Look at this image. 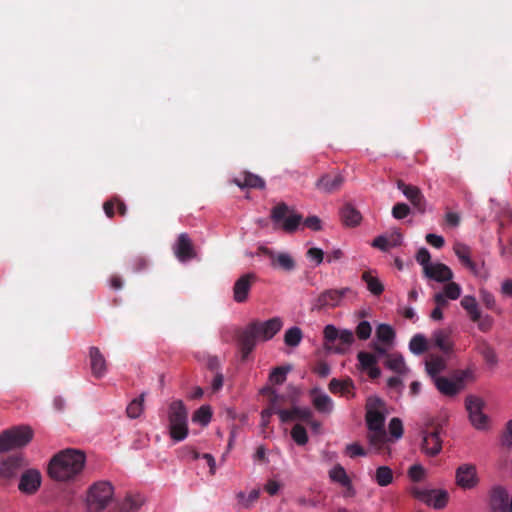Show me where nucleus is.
I'll list each match as a JSON object with an SVG mask.
<instances>
[{
  "instance_id": "f257e3e1",
  "label": "nucleus",
  "mask_w": 512,
  "mask_h": 512,
  "mask_svg": "<svg viewBox=\"0 0 512 512\" xmlns=\"http://www.w3.org/2000/svg\"><path fill=\"white\" fill-rule=\"evenodd\" d=\"M85 462L83 451L67 448L53 456L48 466V474L54 480L69 481L82 472Z\"/></svg>"
},
{
  "instance_id": "f03ea898",
  "label": "nucleus",
  "mask_w": 512,
  "mask_h": 512,
  "mask_svg": "<svg viewBox=\"0 0 512 512\" xmlns=\"http://www.w3.org/2000/svg\"><path fill=\"white\" fill-rule=\"evenodd\" d=\"M170 437L174 441H182L188 435V412L182 400L172 401L168 407Z\"/></svg>"
},
{
  "instance_id": "7ed1b4c3",
  "label": "nucleus",
  "mask_w": 512,
  "mask_h": 512,
  "mask_svg": "<svg viewBox=\"0 0 512 512\" xmlns=\"http://www.w3.org/2000/svg\"><path fill=\"white\" fill-rule=\"evenodd\" d=\"M33 438L30 426H15L0 434V454L10 449L26 446Z\"/></svg>"
},
{
  "instance_id": "20e7f679",
  "label": "nucleus",
  "mask_w": 512,
  "mask_h": 512,
  "mask_svg": "<svg viewBox=\"0 0 512 512\" xmlns=\"http://www.w3.org/2000/svg\"><path fill=\"white\" fill-rule=\"evenodd\" d=\"M113 497V486L107 481L94 483L88 491L87 503L89 509L99 512L107 507Z\"/></svg>"
},
{
  "instance_id": "39448f33",
  "label": "nucleus",
  "mask_w": 512,
  "mask_h": 512,
  "mask_svg": "<svg viewBox=\"0 0 512 512\" xmlns=\"http://www.w3.org/2000/svg\"><path fill=\"white\" fill-rule=\"evenodd\" d=\"M288 212V205L284 202H280L272 208L270 217L275 224L282 222V229L285 232L293 233L302 222V216L299 214L287 216Z\"/></svg>"
},
{
  "instance_id": "423d86ee",
  "label": "nucleus",
  "mask_w": 512,
  "mask_h": 512,
  "mask_svg": "<svg viewBox=\"0 0 512 512\" xmlns=\"http://www.w3.org/2000/svg\"><path fill=\"white\" fill-rule=\"evenodd\" d=\"M410 491L414 498L432 506L435 509L444 508L447 505L449 498L448 493L445 490L412 487Z\"/></svg>"
},
{
  "instance_id": "0eeeda50",
  "label": "nucleus",
  "mask_w": 512,
  "mask_h": 512,
  "mask_svg": "<svg viewBox=\"0 0 512 512\" xmlns=\"http://www.w3.org/2000/svg\"><path fill=\"white\" fill-rule=\"evenodd\" d=\"M349 288L327 289L321 292L312 303V310H325L335 308L340 305L344 296L349 292Z\"/></svg>"
},
{
  "instance_id": "6e6552de",
  "label": "nucleus",
  "mask_w": 512,
  "mask_h": 512,
  "mask_svg": "<svg viewBox=\"0 0 512 512\" xmlns=\"http://www.w3.org/2000/svg\"><path fill=\"white\" fill-rule=\"evenodd\" d=\"M465 406L469 414L471 424L476 429H485L488 425V417L483 413L484 402L473 395L466 397Z\"/></svg>"
},
{
  "instance_id": "1a4fd4ad",
  "label": "nucleus",
  "mask_w": 512,
  "mask_h": 512,
  "mask_svg": "<svg viewBox=\"0 0 512 512\" xmlns=\"http://www.w3.org/2000/svg\"><path fill=\"white\" fill-rule=\"evenodd\" d=\"M479 477L474 464L464 463L455 471V483L463 490H471L478 486Z\"/></svg>"
},
{
  "instance_id": "9d476101",
  "label": "nucleus",
  "mask_w": 512,
  "mask_h": 512,
  "mask_svg": "<svg viewBox=\"0 0 512 512\" xmlns=\"http://www.w3.org/2000/svg\"><path fill=\"white\" fill-rule=\"evenodd\" d=\"M250 325L255 331L258 340L268 341L281 330L283 322L281 318L273 317L265 322L252 321Z\"/></svg>"
},
{
  "instance_id": "9b49d317",
  "label": "nucleus",
  "mask_w": 512,
  "mask_h": 512,
  "mask_svg": "<svg viewBox=\"0 0 512 512\" xmlns=\"http://www.w3.org/2000/svg\"><path fill=\"white\" fill-rule=\"evenodd\" d=\"M384 403L378 398H369L366 404V425L368 429L384 428L385 415L380 410Z\"/></svg>"
},
{
  "instance_id": "f8f14e48",
  "label": "nucleus",
  "mask_w": 512,
  "mask_h": 512,
  "mask_svg": "<svg viewBox=\"0 0 512 512\" xmlns=\"http://www.w3.org/2000/svg\"><path fill=\"white\" fill-rule=\"evenodd\" d=\"M173 251L180 262H187L197 257L194 244L187 233H181L178 236Z\"/></svg>"
},
{
  "instance_id": "ddd939ff",
  "label": "nucleus",
  "mask_w": 512,
  "mask_h": 512,
  "mask_svg": "<svg viewBox=\"0 0 512 512\" xmlns=\"http://www.w3.org/2000/svg\"><path fill=\"white\" fill-rule=\"evenodd\" d=\"M259 252L271 260V266L273 268H279L283 271L290 272L296 267V262L293 257L285 252L276 254L273 250L268 247L261 246Z\"/></svg>"
},
{
  "instance_id": "4468645a",
  "label": "nucleus",
  "mask_w": 512,
  "mask_h": 512,
  "mask_svg": "<svg viewBox=\"0 0 512 512\" xmlns=\"http://www.w3.org/2000/svg\"><path fill=\"white\" fill-rule=\"evenodd\" d=\"M257 276L254 273H246L239 277L233 286V299L237 303H244L252 285L256 282Z\"/></svg>"
},
{
  "instance_id": "2eb2a0df",
  "label": "nucleus",
  "mask_w": 512,
  "mask_h": 512,
  "mask_svg": "<svg viewBox=\"0 0 512 512\" xmlns=\"http://www.w3.org/2000/svg\"><path fill=\"white\" fill-rule=\"evenodd\" d=\"M397 187L420 213L425 212L426 200L417 186L409 185L402 180H398Z\"/></svg>"
},
{
  "instance_id": "dca6fc26",
  "label": "nucleus",
  "mask_w": 512,
  "mask_h": 512,
  "mask_svg": "<svg viewBox=\"0 0 512 512\" xmlns=\"http://www.w3.org/2000/svg\"><path fill=\"white\" fill-rule=\"evenodd\" d=\"M344 181V176L340 172H332L322 175L315 186L320 192L330 194L340 190Z\"/></svg>"
},
{
  "instance_id": "f3484780",
  "label": "nucleus",
  "mask_w": 512,
  "mask_h": 512,
  "mask_svg": "<svg viewBox=\"0 0 512 512\" xmlns=\"http://www.w3.org/2000/svg\"><path fill=\"white\" fill-rule=\"evenodd\" d=\"M257 340L258 338L250 323L238 334L237 342L243 361H245L254 350Z\"/></svg>"
},
{
  "instance_id": "a211bd4d",
  "label": "nucleus",
  "mask_w": 512,
  "mask_h": 512,
  "mask_svg": "<svg viewBox=\"0 0 512 512\" xmlns=\"http://www.w3.org/2000/svg\"><path fill=\"white\" fill-rule=\"evenodd\" d=\"M41 485V474L36 469L26 470L20 478L18 488L25 494H34Z\"/></svg>"
},
{
  "instance_id": "6ab92c4d",
  "label": "nucleus",
  "mask_w": 512,
  "mask_h": 512,
  "mask_svg": "<svg viewBox=\"0 0 512 512\" xmlns=\"http://www.w3.org/2000/svg\"><path fill=\"white\" fill-rule=\"evenodd\" d=\"M434 384L439 392L445 396H455L464 388V378L457 377L451 380L447 377H436Z\"/></svg>"
},
{
  "instance_id": "aec40b11",
  "label": "nucleus",
  "mask_w": 512,
  "mask_h": 512,
  "mask_svg": "<svg viewBox=\"0 0 512 512\" xmlns=\"http://www.w3.org/2000/svg\"><path fill=\"white\" fill-rule=\"evenodd\" d=\"M422 451L428 456H436L442 449V440L440 438V429L436 428L432 432H425L423 435Z\"/></svg>"
},
{
  "instance_id": "412c9836",
  "label": "nucleus",
  "mask_w": 512,
  "mask_h": 512,
  "mask_svg": "<svg viewBox=\"0 0 512 512\" xmlns=\"http://www.w3.org/2000/svg\"><path fill=\"white\" fill-rule=\"evenodd\" d=\"M424 275L437 282H448L453 278L452 270L443 263H434L425 267Z\"/></svg>"
},
{
  "instance_id": "4be33fe9",
  "label": "nucleus",
  "mask_w": 512,
  "mask_h": 512,
  "mask_svg": "<svg viewBox=\"0 0 512 512\" xmlns=\"http://www.w3.org/2000/svg\"><path fill=\"white\" fill-rule=\"evenodd\" d=\"M277 414L281 422H290L294 420L306 421L312 417V411L309 408L293 407L291 409H279Z\"/></svg>"
},
{
  "instance_id": "5701e85b",
  "label": "nucleus",
  "mask_w": 512,
  "mask_h": 512,
  "mask_svg": "<svg viewBox=\"0 0 512 512\" xmlns=\"http://www.w3.org/2000/svg\"><path fill=\"white\" fill-rule=\"evenodd\" d=\"M233 183L239 188H254L263 189L265 187V181L258 175L244 171L239 176L233 179Z\"/></svg>"
},
{
  "instance_id": "b1692460",
  "label": "nucleus",
  "mask_w": 512,
  "mask_h": 512,
  "mask_svg": "<svg viewBox=\"0 0 512 512\" xmlns=\"http://www.w3.org/2000/svg\"><path fill=\"white\" fill-rule=\"evenodd\" d=\"M90 367L92 375L96 378H102L107 371L106 360L99 348L91 347L89 352Z\"/></svg>"
},
{
  "instance_id": "393cba45",
  "label": "nucleus",
  "mask_w": 512,
  "mask_h": 512,
  "mask_svg": "<svg viewBox=\"0 0 512 512\" xmlns=\"http://www.w3.org/2000/svg\"><path fill=\"white\" fill-rule=\"evenodd\" d=\"M453 250L463 266L468 268L474 275L479 274L478 265L471 259V249L469 246L463 243H456Z\"/></svg>"
},
{
  "instance_id": "a878e982",
  "label": "nucleus",
  "mask_w": 512,
  "mask_h": 512,
  "mask_svg": "<svg viewBox=\"0 0 512 512\" xmlns=\"http://www.w3.org/2000/svg\"><path fill=\"white\" fill-rule=\"evenodd\" d=\"M22 466L23 457L21 455L10 456L0 465V476L11 479L17 475Z\"/></svg>"
},
{
  "instance_id": "bb28decb",
  "label": "nucleus",
  "mask_w": 512,
  "mask_h": 512,
  "mask_svg": "<svg viewBox=\"0 0 512 512\" xmlns=\"http://www.w3.org/2000/svg\"><path fill=\"white\" fill-rule=\"evenodd\" d=\"M340 217L345 226L355 227L360 224L362 215L353 205L347 203L340 210Z\"/></svg>"
},
{
  "instance_id": "cd10ccee",
  "label": "nucleus",
  "mask_w": 512,
  "mask_h": 512,
  "mask_svg": "<svg viewBox=\"0 0 512 512\" xmlns=\"http://www.w3.org/2000/svg\"><path fill=\"white\" fill-rule=\"evenodd\" d=\"M354 389V383L351 378L339 380L333 378L329 383V390L331 393H341L342 395H349Z\"/></svg>"
},
{
  "instance_id": "c85d7f7f",
  "label": "nucleus",
  "mask_w": 512,
  "mask_h": 512,
  "mask_svg": "<svg viewBox=\"0 0 512 512\" xmlns=\"http://www.w3.org/2000/svg\"><path fill=\"white\" fill-rule=\"evenodd\" d=\"M362 280L366 283L367 289L375 296H379L384 291V285L370 271H365L362 274Z\"/></svg>"
},
{
  "instance_id": "c756f323",
  "label": "nucleus",
  "mask_w": 512,
  "mask_h": 512,
  "mask_svg": "<svg viewBox=\"0 0 512 512\" xmlns=\"http://www.w3.org/2000/svg\"><path fill=\"white\" fill-rule=\"evenodd\" d=\"M367 439L371 446L381 449L387 440V434L384 428L368 429Z\"/></svg>"
},
{
  "instance_id": "7c9ffc66",
  "label": "nucleus",
  "mask_w": 512,
  "mask_h": 512,
  "mask_svg": "<svg viewBox=\"0 0 512 512\" xmlns=\"http://www.w3.org/2000/svg\"><path fill=\"white\" fill-rule=\"evenodd\" d=\"M384 365L388 369H390L398 374H403L406 371V365L404 362V358L400 354L395 353V354L387 355Z\"/></svg>"
},
{
  "instance_id": "2f4dec72",
  "label": "nucleus",
  "mask_w": 512,
  "mask_h": 512,
  "mask_svg": "<svg viewBox=\"0 0 512 512\" xmlns=\"http://www.w3.org/2000/svg\"><path fill=\"white\" fill-rule=\"evenodd\" d=\"M461 306L469 315L471 321L479 319V307L475 297L466 295L461 299Z\"/></svg>"
},
{
  "instance_id": "473e14b6",
  "label": "nucleus",
  "mask_w": 512,
  "mask_h": 512,
  "mask_svg": "<svg viewBox=\"0 0 512 512\" xmlns=\"http://www.w3.org/2000/svg\"><path fill=\"white\" fill-rule=\"evenodd\" d=\"M393 478V471L388 466H379L374 474L375 482L381 487H386L391 484Z\"/></svg>"
},
{
  "instance_id": "72a5a7b5",
  "label": "nucleus",
  "mask_w": 512,
  "mask_h": 512,
  "mask_svg": "<svg viewBox=\"0 0 512 512\" xmlns=\"http://www.w3.org/2000/svg\"><path fill=\"white\" fill-rule=\"evenodd\" d=\"M446 368L445 360L442 357H433L426 362V371L434 380L438 374Z\"/></svg>"
},
{
  "instance_id": "f704fd0d",
  "label": "nucleus",
  "mask_w": 512,
  "mask_h": 512,
  "mask_svg": "<svg viewBox=\"0 0 512 512\" xmlns=\"http://www.w3.org/2000/svg\"><path fill=\"white\" fill-rule=\"evenodd\" d=\"M329 476L332 481L337 482L344 487H348L351 490V480L341 465H336L332 470H330Z\"/></svg>"
},
{
  "instance_id": "c9c22d12",
  "label": "nucleus",
  "mask_w": 512,
  "mask_h": 512,
  "mask_svg": "<svg viewBox=\"0 0 512 512\" xmlns=\"http://www.w3.org/2000/svg\"><path fill=\"white\" fill-rule=\"evenodd\" d=\"M409 349L413 354H423L428 350L427 339L422 334L414 335L409 342Z\"/></svg>"
},
{
  "instance_id": "e433bc0d",
  "label": "nucleus",
  "mask_w": 512,
  "mask_h": 512,
  "mask_svg": "<svg viewBox=\"0 0 512 512\" xmlns=\"http://www.w3.org/2000/svg\"><path fill=\"white\" fill-rule=\"evenodd\" d=\"M315 409L321 413H330L333 409L332 399L326 394H318L313 398Z\"/></svg>"
},
{
  "instance_id": "4c0bfd02",
  "label": "nucleus",
  "mask_w": 512,
  "mask_h": 512,
  "mask_svg": "<svg viewBox=\"0 0 512 512\" xmlns=\"http://www.w3.org/2000/svg\"><path fill=\"white\" fill-rule=\"evenodd\" d=\"M303 338L302 331L299 327L289 328L284 334V342L289 347H297Z\"/></svg>"
},
{
  "instance_id": "58836bf2",
  "label": "nucleus",
  "mask_w": 512,
  "mask_h": 512,
  "mask_svg": "<svg viewBox=\"0 0 512 512\" xmlns=\"http://www.w3.org/2000/svg\"><path fill=\"white\" fill-rule=\"evenodd\" d=\"M338 340L340 341V343L335 348V352L345 353L346 350L354 342V335H353L352 331L345 329V330L339 331Z\"/></svg>"
},
{
  "instance_id": "ea45409f",
  "label": "nucleus",
  "mask_w": 512,
  "mask_h": 512,
  "mask_svg": "<svg viewBox=\"0 0 512 512\" xmlns=\"http://www.w3.org/2000/svg\"><path fill=\"white\" fill-rule=\"evenodd\" d=\"M376 336L379 341L390 344L395 338V332L390 325L380 324L376 329Z\"/></svg>"
},
{
  "instance_id": "a19ab883",
  "label": "nucleus",
  "mask_w": 512,
  "mask_h": 512,
  "mask_svg": "<svg viewBox=\"0 0 512 512\" xmlns=\"http://www.w3.org/2000/svg\"><path fill=\"white\" fill-rule=\"evenodd\" d=\"M211 417H212V411H211V408L210 406H201L200 408H198L193 416H192V420L194 422H197L203 426H206L210 420H211Z\"/></svg>"
},
{
  "instance_id": "79ce46f5",
  "label": "nucleus",
  "mask_w": 512,
  "mask_h": 512,
  "mask_svg": "<svg viewBox=\"0 0 512 512\" xmlns=\"http://www.w3.org/2000/svg\"><path fill=\"white\" fill-rule=\"evenodd\" d=\"M144 394L139 398L132 400L126 408V413L129 418L135 419L139 417L143 411Z\"/></svg>"
},
{
  "instance_id": "37998d69",
  "label": "nucleus",
  "mask_w": 512,
  "mask_h": 512,
  "mask_svg": "<svg viewBox=\"0 0 512 512\" xmlns=\"http://www.w3.org/2000/svg\"><path fill=\"white\" fill-rule=\"evenodd\" d=\"M357 359L359 361V366L362 370L366 371L367 369L373 367L378 363L377 356L365 351H360L357 354Z\"/></svg>"
},
{
  "instance_id": "c03bdc74",
  "label": "nucleus",
  "mask_w": 512,
  "mask_h": 512,
  "mask_svg": "<svg viewBox=\"0 0 512 512\" xmlns=\"http://www.w3.org/2000/svg\"><path fill=\"white\" fill-rule=\"evenodd\" d=\"M435 345L443 352L447 353L451 350L448 335L443 330H438L434 333Z\"/></svg>"
},
{
  "instance_id": "a18cd8bd",
  "label": "nucleus",
  "mask_w": 512,
  "mask_h": 512,
  "mask_svg": "<svg viewBox=\"0 0 512 512\" xmlns=\"http://www.w3.org/2000/svg\"><path fill=\"white\" fill-rule=\"evenodd\" d=\"M291 437L300 446H303L308 442L306 429L300 424H296L292 428Z\"/></svg>"
},
{
  "instance_id": "49530a36",
  "label": "nucleus",
  "mask_w": 512,
  "mask_h": 512,
  "mask_svg": "<svg viewBox=\"0 0 512 512\" xmlns=\"http://www.w3.org/2000/svg\"><path fill=\"white\" fill-rule=\"evenodd\" d=\"M289 371V367H276L272 370L269 375V381L272 384L281 385L286 381V375Z\"/></svg>"
},
{
  "instance_id": "de8ad7c7",
  "label": "nucleus",
  "mask_w": 512,
  "mask_h": 512,
  "mask_svg": "<svg viewBox=\"0 0 512 512\" xmlns=\"http://www.w3.org/2000/svg\"><path fill=\"white\" fill-rule=\"evenodd\" d=\"M449 283L444 286L443 294L450 300H456L461 295V287L456 282L448 281Z\"/></svg>"
},
{
  "instance_id": "09e8293b",
  "label": "nucleus",
  "mask_w": 512,
  "mask_h": 512,
  "mask_svg": "<svg viewBox=\"0 0 512 512\" xmlns=\"http://www.w3.org/2000/svg\"><path fill=\"white\" fill-rule=\"evenodd\" d=\"M426 471L420 464L412 465L408 470V476L413 482H420L424 479Z\"/></svg>"
},
{
  "instance_id": "8fccbe9b",
  "label": "nucleus",
  "mask_w": 512,
  "mask_h": 512,
  "mask_svg": "<svg viewBox=\"0 0 512 512\" xmlns=\"http://www.w3.org/2000/svg\"><path fill=\"white\" fill-rule=\"evenodd\" d=\"M389 433L392 437L399 439L403 435V424L402 421L394 417L389 422Z\"/></svg>"
},
{
  "instance_id": "3c124183",
  "label": "nucleus",
  "mask_w": 512,
  "mask_h": 512,
  "mask_svg": "<svg viewBox=\"0 0 512 512\" xmlns=\"http://www.w3.org/2000/svg\"><path fill=\"white\" fill-rule=\"evenodd\" d=\"M239 502H241L244 507L248 508L250 507L257 499L259 498V491L256 489H253L248 496H246L243 492H240L237 495Z\"/></svg>"
},
{
  "instance_id": "603ef678",
  "label": "nucleus",
  "mask_w": 512,
  "mask_h": 512,
  "mask_svg": "<svg viewBox=\"0 0 512 512\" xmlns=\"http://www.w3.org/2000/svg\"><path fill=\"white\" fill-rule=\"evenodd\" d=\"M410 212V207L405 203H396L392 208V215L396 219H404Z\"/></svg>"
},
{
  "instance_id": "864d4df0",
  "label": "nucleus",
  "mask_w": 512,
  "mask_h": 512,
  "mask_svg": "<svg viewBox=\"0 0 512 512\" xmlns=\"http://www.w3.org/2000/svg\"><path fill=\"white\" fill-rule=\"evenodd\" d=\"M372 332L371 325L368 321H361L356 327V335L361 340H366Z\"/></svg>"
},
{
  "instance_id": "5fc2aeb1",
  "label": "nucleus",
  "mask_w": 512,
  "mask_h": 512,
  "mask_svg": "<svg viewBox=\"0 0 512 512\" xmlns=\"http://www.w3.org/2000/svg\"><path fill=\"white\" fill-rule=\"evenodd\" d=\"M430 259L431 255L426 248L422 247L418 250L416 254V260L420 265L423 266V272H425V267L432 265V263H430Z\"/></svg>"
},
{
  "instance_id": "6e6d98bb",
  "label": "nucleus",
  "mask_w": 512,
  "mask_h": 512,
  "mask_svg": "<svg viewBox=\"0 0 512 512\" xmlns=\"http://www.w3.org/2000/svg\"><path fill=\"white\" fill-rule=\"evenodd\" d=\"M306 256L309 260L314 261L316 265H319L323 262L324 252L320 248L312 247L308 249Z\"/></svg>"
},
{
  "instance_id": "4d7b16f0",
  "label": "nucleus",
  "mask_w": 512,
  "mask_h": 512,
  "mask_svg": "<svg viewBox=\"0 0 512 512\" xmlns=\"http://www.w3.org/2000/svg\"><path fill=\"white\" fill-rule=\"evenodd\" d=\"M474 322L478 324L480 331L487 332L492 328L493 318L489 315L482 316L481 312H479V319Z\"/></svg>"
},
{
  "instance_id": "13d9d810",
  "label": "nucleus",
  "mask_w": 512,
  "mask_h": 512,
  "mask_svg": "<svg viewBox=\"0 0 512 512\" xmlns=\"http://www.w3.org/2000/svg\"><path fill=\"white\" fill-rule=\"evenodd\" d=\"M140 505H141V503L139 501H137L132 496H128L125 498L124 502L122 503L121 511L122 512L136 511L139 509Z\"/></svg>"
},
{
  "instance_id": "bf43d9fd",
  "label": "nucleus",
  "mask_w": 512,
  "mask_h": 512,
  "mask_svg": "<svg viewBox=\"0 0 512 512\" xmlns=\"http://www.w3.org/2000/svg\"><path fill=\"white\" fill-rule=\"evenodd\" d=\"M480 299H481L482 303L486 306V308L494 310L495 305H496V300L492 293H490L484 289H481L480 290Z\"/></svg>"
},
{
  "instance_id": "052dcab7",
  "label": "nucleus",
  "mask_w": 512,
  "mask_h": 512,
  "mask_svg": "<svg viewBox=\"0 0 512 512\" xmlns=\"http://www.w3.org/2000/svg\"><path fill=\"white\" fill-rule=\"evenodd\" d=\"M346 453L351 458H354V457H357V456H365L366 455V451L358 443H352V444L347 445Z\"/></svg>"
},
{
  "instance_id": "680f3d73",
  "label": "nucleus",
  "mask_w": 512,
  "mask_h": 512,
  "mask_svg": "<svg viewBox=\"0 0 512 512\" xmlns=\"http://www.w3.org/2000/svg\"><path fill=\"white\" fill-rule=\"evenodd\" d=\"M323 333L327 342H334L339 336V330L334 325L325 326Z\"/></svg>"
},
{
  "instance_id": "e2e57ef3",
  "label": "nucleus",
  "mask_w": 512,
  "mask_h": 512,
  "mask_svg": "<svg viewBox=\"0 0 512 512\" xmlns=\"http://www.w3.org/2000/svg\"><path fill=\"white\" fill-rule=\"evenodd\" d=\"M147 266L148 262L143 256H136L131 262L133 272H141L145 270Z\"/></svg>"
},
{
  "instance_id": "0e129e2a",
  "label": "nucleus",
  "mask_w": 512,
  "mask_h": 512,
  "mask_svg": "<svg viewBox=\"0 0 512 512\" xmlns=\"http://www.w3.org/2000/svg\"><path fill=\"white\" fill-rule=\"evenodd\" d=\"M304 226L313 230V231H319L321 230L322 226H321V220L319 217L317 216H309L307 217L304 222H303Z\"/></svg>"
},
{
  "instance_id": "69168bd1",
  "label": "nucleus",
  "mask_w": 512,
  "mask_h": 512,
  "mask_svg": "<svg viewBox=\"0 0 512 512\" xmlns=\"http://www.w3.org/2000/svg\"><path fill=\"white\" fill-rule=\"evenodd\" d=\"M502 445L506 447L512 446V419L506 424L505 432L501 439Z\"/></svg>"
},
{
  "instance_id": "338daca9",
  "label": "nucleus",
  "mask_w": 512,
  "mask_h": 512,
  "mask_svg": "<svg viewBox=\"0 0 512 512\" xmlns=\"http://www.w3.org/2000/svg\"><path fill=\"white\" fill-rule=\"evenodd\" d=\"M425 239L428 244L438 249L442 248L445 243L444 238L442 236L432 233L427 234Z\"/></svg>"
},
{
  "instance_id": "774afa93",
  "label": "nucleus",
  "mask_w": 512,
  "mask_h": 512,
  "mask_svg": "<svg viewBox=\"0 0 512 512\" xmlns=\"http://www.w3.org/2000/svg\"><path fill=\"white\" fill-rule=\"evenodd\" d=\"M484 360L490 365H496L498 362L497 355L491 347H486L482 351Z\"/></svg>"
}]
</instances>
